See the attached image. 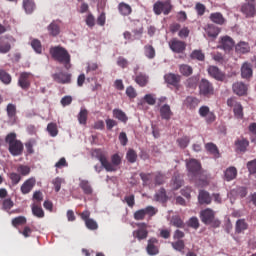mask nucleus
Returning <instances> with one entry per match:
<instances>
[{
  "instance_id": "f3484780",
  "label": "nucleus",
  "mask_w": 256,
  "mask_h": 256,
  "mask_svg": "<svg viewBox=\"0 0 256 256\" xmlns=\"http://www.w3.org/2000/svg\"><path fill=\"white\" fill-rule=\"evenodd\" d=\"M50 37H57L61 33V22L59 20L52 21L47 27Z\"/></svg>"
},
{
  "instance_id": "4c0bfd02",
  "label": "nucleus",
  "mask_w": 256,
  "mask_h": 256,
  "mask_svg": "<svg viewBox=\"0 0 256 256\" xmlns=\"http://www.w3.org/2000/svg\"><path fill=\"white\" fill-rule=\"evenodd\" d=\"M89 117V111L85 108H81L78 114V121L80 125H87V119Z\"/></svg>"
},
{
  "instance_id": "6e6d98bb",
  "label": "nucleus",
  "mask_w": 256,
  "mask_h": 256,
  "mask_svg": "<svg viewBox=\"0 0 256 256\" xmlns=\"http://www.w3.org/2000/svg\"><path fill=\"white\" fill-rule=\"evenodd\" d=\"M190 57L191 59H197V61H205V54L201 50H194Z\"/></svg>"
},
{
  "instance_id": "1a4fd4ad",
  "label": "nucleus",
  "mask_w": 256,
  "mask_h": 256,
  "mask_svg": "<svg viewBox=\"0 0 256 256\" xmlns=\"http://www.w3.org/2000/svg\"><path fill=\"white\" fill-rule=\"evenodd\" d=\"M168 45L173 53H185V49H187V43L183 40H179L178 38H172Z\"/></svg>"
},
{
  "instance_id": "c756f323",
  "label": "nucleus",
  "mask_w": 256,
  "mask_h": 256,
  "mask_svg": "<svg viewBox=\"0 0 256 256\" xmlns=\"http://www.w3.org/2000/svg\"><path fill=\"white\" fill-rule=\"evenodd\" d=\"M237 178V168L231 166L226 169L224 172L225 181H233V179Z\"/></svg>"
},
{
  "instance_id": "f257e3e1",
  "label": "nucleus",
  "mask_w": 256,
  "mask_h": 256,
  "mask_svg": "<svg viewBox=\"0 0 256 256\" xmlns=\"http://www.w3.org/2000/svg\"><path fill=\"white\" fill-rule=\"evenodd\" d=\"M92 157L98 159L103 169H105V171H107L108 173H113L117 171V167H119V164L121 163V156H119V154H113L111 156L110 162L109 158L107 157V153L101 149L93 150Z\"/></svg>"
},
{
  "instance_id": "b1692460",
  "label": "nucleus",
  "mask_w": 256,
  "mask_h": 256,
  "mask_svg": "<svg viewBox=\"0 0 256 256\" xmlns=\"http://www.w3.org/2000/svg\"><path fill=\"white\" fill-rule=\"evenodd\" d=\"M241 77L243 79H251L253 77V68L248 62H245L241 67Z\"/></svg>"
},
{
  "instance_id": "473e14b6",
  "label": "nucleus",
  "mask_w": 256,
  "mask_h": 256,
  "mask_svg": "<svg viewBox=\"0 0 256 256\" xmlns=\"http://www.w3.org/2000/svg\"><path fill=\"white\" fill-rule=\"evenodd\" d=\"M0 81L4 85H11V81H13V78L11 77V74H9L4 69H0Z\"/></svg>"
},
{
  "instance_id": "39448f33",
  "label": "nucleus",
  "mask_w": 256,
  "mask_h": 256,
  "mask_svg": "<svg viewBox=\"0 0 256 256\" xmlns=\"http://www.w3.org/2000/svg\"><path fill=\"white\" fill-rule=\"evenodd\" d=\"M199 94L208 99L213 97V95H215V87L213 86V83L205 78L201 79L199 83Z\"/></svg>"
},
{
  "instance_id": "8fccbe9b",
  "label": "nucleus",
  "mask_w": 256,
  "mask_h": 256,
  "mask_svg": "<svg viewBox=\"0 0 256 256\" xmlns=\"http://www.w3.org/2000/svg\"><path fill=\"white\" fill-rule=\"evenodd\" d=\"M32 213L35 217H38L39 219H43V217H45V212L43 211V208L37 205H34L32 207Z\"/></svg>"
},
{
  "instance_id": "e2e57ef3",
  "label": "nucleus",
  "mask_w": 256,
  "mask_h": 256,
  "mask_svg": "<svg viewBox=\"0 0 256 256\" xmlns=\"http://www.w3.org/2000/svg\"><path fill=\"white\" fill-rule=\"evenodd\" d=\"M143 100L147 105H155L157 103V98H155L154 94H146Z\"/></svg>"
},
{
  "instance_id": "774afa93",
  "label": "nucleus",
  "mask_w": 256,
  "mask_h": 256,
  "mask_svg": "<svg viewBox=\"0 0 256 256\" xmlns=\"http://www.w3.org/2000/svg\"><path fill=\"white\" fill-rule=\"evenodd\" d=\"M247 169L251 175L256 173V159L247 163Z\"/></svg>"
},
{
  "instance_id": "9d476101",
  "label": "nucleus",
  "mask_w": 256,
  "mask_h": 256,
  "mask_svg": "<svg viewBox=\"0 0 256 256\" xmlns=\"http://www.w3.org/2000/svg\"><path fill=\"white\" fill-rule=\"evenodd\" d=\"M136 227H138V229L133 231V237L135 239H138V241H143V239H147V237L149 236V231L147 230V223H136Z\"/></svg>"
},
{
  "instance_id": "4468645a",
  "label": "nucleus",
  "mask_w": 256,
  "mask_h": 256,
  "mask_svg": "<svg viewBox=\"0 0 256 256\" xmlns=\"http://www.w3.org/2000/svg\"><path fill=\"white\" fill-rule=\"evenodd\" d=\"M52 79L60 85H67L71 83V74L65 72H59L52 75Z\"/></svg>"
},
{
  "instance_id": "0e129e2a",
  "label": "nucleus",
  "mask_w": 256,
  "mask_h": 256,
  "mask_svg": "<svg viewBox=\"0 0 256 256\" xmlns=\"http://www.w3.org/2000/svg\"><path fill=\"white\" fill-rule=\"evenodd\" d=\"M169 31L173 35H175V33H179V31H181V24L179 22L171 23L169 26Z\"/></svg>"
},
{
  "instance_id": "603ef678",
  "label": "nucleus",
  "mask_w": 256,
  "mask_h": 256,
  "mask_svg": "<svg viewBox=\"0 0 256 256\" xmlns=\"http://www.w3.org/2000/svg\"><path fill=\"white\" fill-rule=\"evenodd\" d=\"M177 143H178L179 147H181V149H185V148H187L189 143H191V139L188 136H183V137L177 139Z\"/></svg>"
},
{
  "instance_id": "f03ea898",
  "label": "nucleus",
  "mask_w": 256,
  "mask_h": 256,
  "mask_svg": "<svg viewBox=\"0 0 256 256\" xmlns=\"http://www.w3.org/2000/svg\"><path fill=\"white\" fill-rule=\"evenodd\" d=\"M50 55H52L55 61L64 65L65 69H71V54H69L67 49L61 46L52 47L50 48Z\"/></svg>"
},
{
  "instance_id": "49530a36",
  "label": "nucleus",
  "mask_w": 256,
  "mask_h": 256,
  "mask_svg": "<svg viewBox=\"0 0 256 256\" xmlns=\"http://www.w3.org/2000/svg\"><path fill=\"white\" fill-rule=\"evenodd\" d=\"M7 116L9 119H13L17 116V106L15 104H8L6 107Z\"/></svg>"
},
{
  "instance_id": "aec40b11",
  "label": "nucleus",
  "mask_w": 256,
  "mask_h": 256,
  "mask_svg": "<svg viewBox=\"0 0 256 256\" xmlns=\"http://www.w3.org/2000/svg\"><path fill=\"white\" fill-rule=\"evenodd\" d=\"M35 183V178L27 179L20 188L22 195H28V193H31V191H33V188L35 187Z\"/></svg>"
},
{
  "instance_id": "dca6fc26",
  "label": "nucleus",
  "mask_w": 256,
  "mask_h": 256,
  "mask_svg": "<svg viewBox=\"0 0 256 256\" xmlns=\"http://www.w3.org/2000/svg\"><path fill=\"white\" fill-rule=\"evenodd\" d=\"M11 43H13V37H0V53H9L11 51Z\"/></svg>"
},
{
  "instance_id": "c03bdc74",
  "label": "nucleus",
  "mask_w": 256,
  "mask_h": 256,
  "mask_svg": "<svg viewBox=\"0 0 256 256\" xmlns=\"http://www.w3.org/2000/svg\"><path fill=\"white\" fill-rule=\"evenodd\" d=\"M205 149L208 151V153L214 155V157H219V148H217V145L213 144L212 142L205 144Z\"/></svg>"
},
{
  "instance_id": "3c124183",
  "label": "nucleus",
  "mask_w": 256,
  "mask_h": 256,
  "mask_svg": "<svg viewBox=\"0 0 256 256\" xmlns=\"http://www.w3.org/2000/svg\"><path fill=\"white\" fill-rule=\"evenodd\" d=\"M85 226L90 231H97V229H99V224H97V221L93 220V218H90L89 220H86Z\"/></svg>"
},
{
  "instance_id": "69168bd1",
  "label": "nucleus",
  "mask_w": 256,
  "mask_h": 256,
  "mask_svg": "<svg viewBox=\"0 0 256 256\" xmlns=\"http://www.w3.org/2000/svg\"><path fill=\"white\" fill-rule=\"evenodd\" d=\"M172 247L176 251H183V249H185V242L183 240H178L172 243Z\"/></svg>"
},
{
  "instance_id": "a18cd8bd",
  "label": "nucleus",
  "mask_w": 256,
  "mask_h": 256,
  "mask_svg": "<svg viewBox=\"0 0 256 256\" xmlns=\"http://www.w3.org/2000/svg\"><path fill=\"white\" fill-rule=\"evenodd\" d=\"M15 203L11 198H6L2 202V211H6L7 213L11 212V209H13Z\"/></svg>"
},
{
  "instance_id": "5701e85b",
  "label": "nucleus",
  "mask_w": 256,
  "mask_h": 256,
  "mask_svg": "<svg viewBox=\"0 0 256 256\" xmlns=\"http://www.w3.org/2000/svg\"><path fill=\"white\" fill-rule=\"evenodd\" d=\"M236 150L240 151V153H245L247 151V147H249V140L244 137H240L235 141Z\"/></svg>"
},
{
  "instance_id": "5fc2aeb1",
  "label": "nucleus",
  "mask_w": 256,
  "mask_h": 256,
  "mask_svg": "<svg viewBox=\"0 0 256 256\" xmlns=\"http://www.w3.org/2000/svg\"><path fill=\"white\" fill-rule=\"evenodd\" d=\"M197 83H199V77L197 76H192L186 80V85L187 87H190V89H195Z\"/></svg>"
},
{
  "instance_id": "cd10ccee",
  "label": "nucleus",
  "mask_w": 256,
  "mask_h": 256,
  "mask_svg": "<svg viewBox=\"0 0 256 256\" xmlns=\"http://www.w3.org/2000/svg\"><path fill=\"white\" fill-rule=\"evenodd\" d=\"M199 103H200L199 99L197 97H193V96H188L184 100V105L188 109H196L199 106Z\"/></svg>"
},
{
  "instance_id": "423d86ee",
  "label": "nucleus",
  "mask_w": 256,
  "mask_h": 256,
  "mask_svg": "<svg viewBox=\"0 0 256 256\" xmlns=\"http://www.w3.org/2000/svg\"><path fill=\"white\" fill-rule=\"evenodd\" d=\"M153 11L155 15H161V13H163V15H169V13L173 11V5L171 4V0H167L165 2L157 1L153 5Z\"/></svg>"
},
{
  "instance_id": "2f4dec72",
  "label": "nucleus",
  "mask_w": 256,
  "mask_h": 256,
  "mask_svg": "<svg viewBox=\"0 0 256 256\" xmlns=\"http://www.w3.org/2000/svg\"><path fill=\"white\" fill-rule=\"evenodd\" d=\"M236 53H240L241 55H245V53H249L251 51V47L247 42H239L236 46Z\"/></svg>"
},
{
  "instance_id": "72a5a7b5",
  "label": "nucleus",
  "mask_w": 256,
  "mask_h": 256,
  "mask_svg": "<svg viewBox=\"0 0 256 256\" xmlns=\"http://www.w3.org/2000/svg\"><path fill=\"white\" fill-rule=\"evenodd\" d=\"M113 117H115V119H118V121H121L122 123H127V121H129L127 114H125V112H123L121 109H114Z\"/></svg>"
},
{
  "instance_id": "f704fd0d",
  "label": "nucleus",
  "mask_w": 256,
  "mask_h": 256,
  "mask_svg": "<svg viewBox=\"0 0 256 256\" xmlns=\"http://www.w3.org/2000/svg\"><path fill=\"white\" fill-rule=\"evenodd\" d=\"M179 72L183 77H191V75H193V67L187 64H182L179 66Z\"/></svg>"
},
{
  "instance_id": "9b49d317",
  "label": "nucleus",
  "mask_w": 256,
  "mask_h": 256,
  "mask_svg": "<svg viewBox=\"0 0 256 256\" xmlns=\"http://www.w3.org/2000/svg\"><path fill=\"white\" fill-rule=\"evenodd\" d=\"M247 2L242 5L241 12L245 17H253L256 15V2L255 0H246Z\"/></svg>"
},
{
  "instance_id": "37998d69",
  "label": "nucleus",
  "mask_w": 256,
  "mask_h": 256,
  "mask_svg": "<svg viewBox=\"0 0 256 256\" xmlns=\"http://www.w3.org/2000/svg\"><path fill=\"white\" fill-rule=\"evenodd\" d=\"M12 227H21L27 224V218L25 216H18L12 219Z\"/></svg>"
},
{
  "instance_id": "58836bf2",
  "label": "nucleus",
  "mask_w": 256,
  "mask_h": 256,
  "mask_svg": "<svg viewBox=\"0 0 256 256\" xmlns=\"http://www.w3.org/2000/svg\"><path fill=\"white\" fill-rule=\"evenodd\" d=\"M30 45L32 49L35 51V53H37L38 55H41V53H43V45L41 44V40L32 39Z\"/></svg>"
},
{
  "instance_id": "de8ad7c7",
  "label": "nucleus",
  "mask_w": 256,
  "mask_h": 256,
  "mask_svg": "<svg viewBox=\"0 0 256 256\" xmlns=\"http://www.w3.org/2000/svg\"><path fill=\"white\" fill-rule=\"evenodd\" d=\"M17 173L21 174L22 177H27L31 173V167L21 164L17 167Z\"/></svg>"
},
{
  "instance_id": "412c9836",
  "label": "nucleus",
  "mask_w": 256,
  "mask_h": 256,
  "mask_svg": "<svg viewBox=\"0 0 256 256\" xmlns=\"http://www.w3.org/2000/svg\"><path fill=\"white\" fill-rule=\"evenodd\" d=\"M158 243H159V240H157L156 238H151L148 240V245L146 248L148 255L159 254V248L156 246Z\"/></svg>"
},
{
  "instance_id": "a211bd4d",
  "label": "nucleus",
  "mask_w": 256,
  "mask_h": 256,
  "mask_svg": "<svg viewBox=\"0 0 256 256\" xmlns=\"http://www.w3.org/2000/svg\"><path fill=\"white\" fill-rule=\"evenodd\" d=\"M208 75L213 79H216V81H225L226 79L225 73L220 71L217 66H209Z\"/></svg>"
},
{
  "instance_id": "13d9d810",
  "label": "nucleus",
  "mask_w": 256,
  "mask_h": 256,
  "mask_svg": "<svg viewBox=\"0 0 256 256\" xmlns=\"http://www.w3.org/2000/svg\"><path fill=\"white\" fill-rule=\"evenodd\" d=\"M206 9L207 7H205V4H202L201 2H198L195 5V11L200 17H203V15H205Z\"/></svg>"
},
{
  "instance_id": "7ed1b4c3",
  "label": "nucleus",
  "mask_w": 256,
  "mask_h": 256,
  "mask_svg": "<svg viewBox=\"0 0 256 256\" xmlns=\"http://www.w3.org/2000/svg\"><path fill=\"white\" fill-rule=\"evenodd\" d=\"M6 143H8L9 153L13 155V157H19V155H23V142L21 140H17V134L15 132L9 133L5 138Z\"/></svg>"
},
{
  "instance_id": "79ce46f5",
  "label": "nucleus",
  "mask_w": 256,
  "mask_h": 256,
  "mask_svg": "<svg viewBox=\"0 0 256 256\" xmlns=\"http://www.w3.org/2000/svg\"><path fill=\"white\" fill-rule=\"evenodd\" d=\"M249 225L247 222H245V219H239L236 221V233H243V231H246L248 229Z\"/></svg>"
},
{
  "instance_id": "0eeeda50",
  "label": "nucleus",
  "mask_w": 256,
  "mask_h": 256,
  "mask_svg": "<svg viewBox=\"0 0 256 256\" xmlns=\"http://www.w3.org/2000/svg\"><path fill=\"white\" fill-rule=\"evenodd\" d=\"M154 215H157V209L153 206H147L144 209L134 212L133 217L135 221H144L146 216H149V219H151V217H154Z\"/></svg>"
},
{
  "instance_id": "4be33fe9",
  "label": "nucleus",
  "mask_w": 256,
  "mask_h": 256,
  "mask_svg": "<svg viewBox=\"0 0 256 256\" xmlns=\"http://www.w3.org/2000/svg\"><path fill=\"white\" fill-rule=\"evenodd\" d=\"M118 11L122 17H129L133 13V8L125 2H120L118 4Z\"/></svg>"
},
{
  "instance_id": "ea45409f",
  "label": "nucleus",
  "mask_w": 256,
  "mask_h": 256,
  "mask_svg": "<svg viewBox=\"0 0 256 256\" xmlns=\"http://www.w3.org/2000/svg\"><path fill=\"white\" fill-rule=\"evenodd\" d=\"M144 55L147 59H153L156 56L155 47L151 44L144 46Z\"/></svg>"
},
{
  "instance_id": "864d4df0",
  "label": "nucleus",
  "mask_w": 256,
  "mask_h": 256,
  "mask_svg": "<svg viewBox=\"0 0 256 256\" xmlns=\"http://www.w3.org/2000/svg\"><path fill=\"white\" fill-rule=\"evenodd\" d=\"M126 159L128 163H135L137 161V152L133 149H129L126 154Z\"/></svg>"
},
{
  "instance_id": "2eb2a0df",
  "label": "nucleus",
  "mask_w": 256,
  "mask_h": 256,
  "mask_svg": "<svg viewBox=\"0 0 256 256\" xmlns=\"http://www.w3.org/2000/svg\"><path fill=\"white\" fill-rule=\"evenodd\" d=\"M233 47H235V41L233 40V38L229 36H224L221 38L220 49H223L225 53H229L230 51H232Z\"/></svg>"
},
{
  "instance_id": "bf43d9fd",
  "label": "nucleus",
  "mask_w": 256,
  "mask_h": 256,
  "mask_svg": "<svg viewBox=\"0 0 256 256\" xmlns=\"http://www.w3.org/2000/svg\"><path fill=\"white\" fill-rule=\"evenodd\" d=\"M171 223L174 227H178L179 229H183L184 227L183 220L179 216H173Z\"/></svg>"
},
{
  "instance_id": "393cba45",
  "label": "nucleus",
  "mask_w": 256,
  "mask_h": 256,
  "mask_svg": "<svg viewBox=\"0 0 256 256\" xmlns=\"http://www.w3.org/2000/svg\"><path fill=\"white\" fill-rule=\"evenodd\" d=\"M233 92L240 97L247 93V85L243 82H236L233 84Z\"/></svg>"
},
{
  "instance_id": "bb28decb",
  "label": "nucleus",
  "mask_w": 256,
  "mask_h": 256,
  "mask_svg": "<svg viewBox=\"0 0 256 256\" xmlns=\"http://www.w3.org/2000/svg\"><path fill=\"white\" fill-rule=\"evenodd\" d=\"M160 117L162 119H165L166 121H169V119L173 117V111H171V106H169L168 104H164L160 108Z\"/></svg>"
},
{
  "instance_id": "f8f14e48",
  "label": "nucleus",
  "mask_w": 256,
  "mask_h": 256,
  "mask_svg": "<svg viewBox=\"0 0 256 256\" xmlns=\"http://www.w3.org/2000/svg\"><path fill=\"white\" fill-rule=\"evenodd\" d=\"M31 77H33V74H31V72L20 73V76L18 79V85L24 91H27V89H29V87H31Z\"/></svg>"
},
{
  "instance_id": "20e7f679",
  "label": "nucleus",
  "mask_w": 256,
  "mask_h": 256,
  "mask_svg": "<svg viewBox=\"0 0 256 256\" xmlns=\"http://www.w3.org/2000/svg\"><path fill=\"white\" fill-rule=\"evenodd\" d=\"M200 219L204 225H212V227H219L221 221L215 219V211L211 208H206L200 212Z\"/></svg>"
},
{
  "instance_id": "c9c22d12",
  "label": "nucleus",
  "mask_w": 256,
  "mask_h": 256,
  "mask_svg": "<svg viewBox=\"0 0 256 256\" xmlns=\"http://www.w3.org/2000/svg\"><path fill=\"white\" fill-rule=\"evenodd\" d=\"M80 188L82 189L84 195H93V187L89 184V181L82 180L80 182Z\"/></svg>"
},
{
  "instance_id": "6ab92c4d",
  "label": "nucleus",
  "mask_w": 256,
  "mask_h": 256,
  "mask_svg": "<svg viewBox=\"0 0 256 256\" xmlns=\"http://www.w3.org/2000/svg\"><path fill=\"white\" fill-rule=\"evenodd\" d=\"M213 197L206 190H200L198 194V203L199 205H211Z\"/></svg>"
},
{
  "instance_id": "6e6552de",
  "label": "nucleus",
  "mask_w": 256,
  "mask_h": 256,
  "mask_svg": "<svg viewBox=\"0 0 256 256\" xmlns=\"http://www.w3.org/2000/svg\"><path fill=\"white\" fill-rule=\"evenodd\" d=\"M186 167L190 177H199V175L202 173L201 162H199L197 159H190L188 162H186Z\"/></svg>"
},
{
  "instance_id": "4d7b16f0",
  "label": "nucleus",
  "mask_w": 256,
  "mask_h": 256,
  "mask_svg": "<svg viewBox=\"0 0 256 256\" xmlns=\"http://www.w3.org/2000/svg\"><path fill=\"white\" fill-rule=\"evenodd\" d=\"M190 34H191V30L189 29V27L184 26L180 28L178 32V37H180V39H187V37H189Z\"/></svg>"
},
{
  "instance_id": "680f3d73",
  "label": "nucleus",
  "mask_w": 256,
  "mask_h": 256,
  "mask_svg": "<svg viewBox=\"0 0 256 256\" xmlns=\"http://www.w3.org/2000/svg\"><path fill=\"white\" fill-rule=\"evenodd\" d=\"M140 178L142 179L144 185H150V183L153 179V174H151V173H140Z\"/></svg>"
},
{
  "instance_id": "e433bc0d",
  "label": "nucleus",
  "mask_w": 256,
  "mask_h": 256,
  "mask_svg": "<svg viewBox=\"0 0 256 256\" xmlns=\"http://www.w3.org/2000/svg\"><path fill=\"white\" fill-rule=\"evenodd\" d=\"M23 9L28 15L35 11V2L33 0H23Z\"/></svg>"
},
{
  "instance_id": "a19ab883",
  "label": "nucleus",
  "mask_w": 256,
  "mask_h": 256,
  "mask_svg": "<svg viewBox=\"0 0 256 256\" xmlns=\"http://www.w3.org/2000/svg\"><path fill=\"white\" fill-rule=\"evenodd\" d=\"M46 130L49 133L50 137H57V135H59V128L57 127V123L55 122L49 123Z\"/></svg>"
},
{
  "instance_id": "ddd939ff",
  "label": "nucleus",
  "mask_w": 256,
  "mask_h": 256,
  "mask_svg": "<svg viewBox=\"0 0 256 256\" xmlns=\"http://www.w3.org/2000/svg\"><path fill=\"white\" fill-rule=\"evenodd\" d=\"M164 81L167 83V85H171L172 87L178 89L181 83V75L175 73H167L164 75Z\"/></svg>"
},
{
  "instance_id": "338daca9",
  "label": "nucleus",
  "mask_w": 256,
  "mask_h": 256,
  "mask_svg": "<svg viewBox=\"0 0 256 256\" xmlns=\"http://www.w3.org/2000/svg\"><path fill=\"white\" fill-rule=\"evenodd\" d=\"M9 177H10L12 184L19 185V182L21 181V174L12 172V173H10Z\"/></svg>"
},
{
  "instance_id": "a878e982",
  "label": "nucleus",
  "mask_w": 256,
  "mask_h": 256,
  "mask_svg": "<svg viewBox=\"0 0 256 256\" xmlns=\"http://www.w3.org/2000/svg\"><path fill=\"white\" fill-rule=\"evenodd\" d=\"M205 31L208 37H211L212 39H217L219 33H221V29L213 24H209L205 28Z\"/></svg>"
},
{
  "instance_id": "052dcab7",
  "label": "nucleus",
  "mask_w": 256,
  "mask_h": 256,
  "mask_svg": "<svg viewBox=\"0 0 256 256\" xmlns=\"http://www.w3.org/2000/svg\"><path fill=\"white\" fill-rule=\"evenodd\" d=\"M234 115L236 119H243V106L240 104H237L234 109Z\"/></svg>"
},
{
  "instance_id": "09e8293b",
  "label": "nucleus",
  "mask_w": 256,
  "mask_h": 256,
  "mask_svg": "<svg viewBox=\"0 0 256 256\" xmlns=\"http://www.w3.org/2000/svg\"><path fill=\"white\" fill-rule=\"evenodd\" d=\"M172 187L175 191H177V189H181V187H183V179H181V176H174L172 178Z\"/></svg>"
},
{
  "instance_id": "7c9ffc66",
  "label": "nucleus",
  "mask_w": 256,
  "mask_h": 256,
  "mask_svg": "<svg viewBox=\"0 0 256 256\" xmlns=\"http://www.w3.org/2000/svg\"><path fill=\"white\" fill-rule=\"evenodd\" d=\"M135 83L139 85L140 87H146L147 83H149V76L145 73H139L135 77Z\"/></svg>"
},
{
  "instance_id": "c85d7f7f",
  "label": "nucleus",
  "mask_w": 256,
  "mask_h": 256,
  "mask_svg": "<svg viewBox=\"0 0 256 256\" xmlns=\"http://www.w3.org/2000/svg\"><path fill=\"white\" fill-rule=\"evenodd\" d=\"M210 21L216 25H225V17L221 12H215L210 14Z\"/></svg>"
}]
</instances>
